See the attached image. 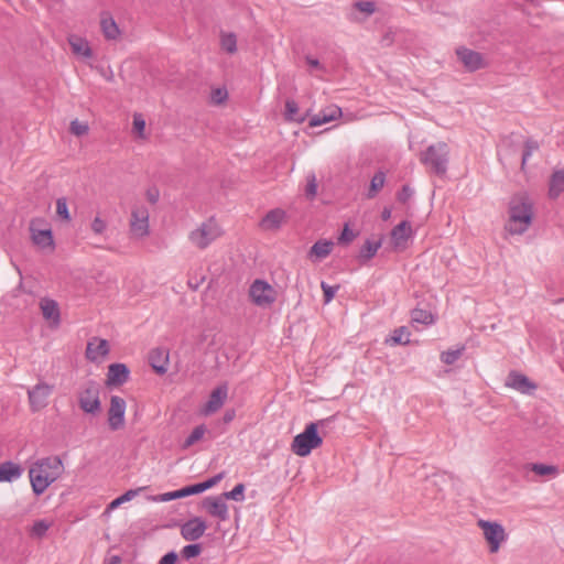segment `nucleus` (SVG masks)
<instances>
[{"label": "nucleus", "mask_w": 564, "mask_h": 564, "mask_svg": "<svg viewBox=\"0 0 564 564\" xmlns=\"http://www.w3.org/2000/svg\"><path fill=\"white\" fill-rule=\"evenodd\" d=\"M535 219L534 202L527 192L513 194L507 207L505 230L510 236H520L529 230Z\"/></svg>", "instance_id": "obj_1"}, {"label": "nucleus", "mask_w": 564, "mask_h": 564, "mask_svg": "<svg viewBox=\"0 0 564 564\" xmlns=\"http://www.w3.org/2000/svg\"><path fill=\"white\" fill-rule=\"evenodd\" d=\"M63 464L56 458H45L36 462L29 470V477L33 491L43 494L51 484L63 474Z\"/></svg>", "instance_id": "obj_2"}, {"label": "nucleus", "mask_w": 564, "mask_h": 564, "mask_svg": "<svg viewBox=\"0 0 564 564\" xmlns=\"http://www.w3.org/2000/svg\"><path fill=\"white\" fill-rule=\"evenodd\" d=\"M30 239L32 243L43 252H53L55 250V240L52 225L44 217H34L29 225Z\"/></svg>", "instance_id": "obj_3"}, {"label": "nucleus", "mask_w": 564, "mask_h": 564, "mask_svg": "<svg viewBox=\"0 0 564 564\" xmlns=\"http://www.w3.org/2000/svg\"><path fill=\"white\" fill-rule=\"evenodd\" d=\"M279 296L278 290L268 281L256 279L248 289V300L258 308H271Z\"/></svg>", "instance_id": "obj_4"}, {"label": "nucleus", "mask_w": 564, "mask_h": 564, "mask_svg": "<svg viewBox=\"0 0 564 564\" xmlns=\"http://www.w3.org/2000/svg\"><path fill=\"white\" fill-rule=\"evenodd\" d=\"M323 444V438L318 434V424L310 423L304 431L297 434L292 443L291 451L300 457L308 456L313 449L318 448Z\"/></svg>", "instance_id": "obj_5"}, {"label": "nucleus", "mask_w": 564, "mask_h": 564, "mask_svg": "<svg viewBox=\"0 0 564 564\" xmlns=\"http://www.w3.org/2000/svg\"><path fill=\"white\" fill-rule=\"evenodd\" d=\"M221 235L223 230L219 224L214 219H208L188 234V241L197 249L204 250Z\"/></svg>", "instance_id": "obj_6"}, {"label": "nucleus", "mask_w": 564, "mask_h": 564, "mask_svg": "<svg viewBox=\"0 0 564 564\" xmlns=\"http://www.w3.org/2000/svg\"><path fill=\"white\" fill-rule=\"evenodd\" d=\"M130 235L135 239H144L150 235V212L143 204H135L131 208L129 218Z\"/></svg>", "instance_id": "obj_7"}, {"label": "nucleus", "mask_w": 564, "mask_h": 564, "mask_svg": "<svg viewBox=\"0 0 564 564\" xmlns=\"http://www.w3.org/2000/svg\"><path fill=\"white\" fill-rule=\"evenodd\" d=\"M78 405L80 410L90 415H98L101 412L100 387L89 381L78 392Z\"/></svg>", "instance_id": "obj_8"}, {"label": "nucleus", "mask_w": 564, "mask_h": 564, "mask_svg": "<svg viewBox=\"0 0 564 564\" xmlns=\"http://www.w3.org/2000/svg\"><path fill=\"white\" fill-rule=\"evenodd\" d=\"M448 147L444 142L431 145L422 154L421 161L427 165L433 172L444 174L448 161Z\"/></svg>", "instance_id": "obj_9"}, {"label": "nucleus", "mask_w": 564, "mask_h": 564, "mask_svg": "<svg viewBox=\"0 0 564 564\" xmlns=\"http://www.w3.org/2000/svg\"><path fill=\"white\" fill-rule=\"evenodd\" d=\"M126 400L119 395H111L107 409V425L111 432L122 431L126 427Z\"/></svg>", "instance_id": "obj_10"}, {"label": "nucleus", "mask_w": 564, "mask_h": 564, "mask_svg": "<svg viewBox=\"0 0 564 564\" xmlns=\"http://www.w3.org/2000/svg\"><path fill=\"white\" fill-rule=\"evenodd\" d=\"M477 525L489 546L490 553H497L507 540V533L502 524L488 520H478Z\"/></svg>", "instance_id": "obj_11"}, {"label": "nucleus", "mask_w": 564, "mask_h": 564, "mask_svg": "<svg viewBox=\"0 0 564 564\" xmlns=\"http://www.w3.org/2000/svg\"><path fill=\"white\" fill-rule=\"evenodd\" d=\"M54 386L45 381H39L28 391L30 410L33 413L44 410L53 393Z\"/></svg>", "instance_id": "obj_12"}, {"label": "nucleus", "mask_w": 564, "mask_h": 564, "mask_svg": "<svg viewBox=\"0 0 564 564\" xmlns=\"http://www.w3.org/2000/svg\"><path fill=\"white\" fill-rule=\"evenodd\" d=\"M458 62L467 72H476L488 66L487 58L479 52L465 46L455 50Z\"/></svg>", "instance_id": "obj_13"}, {"label": "nucleus", "mask_w": 564, "mask_h": 564, "mask_svg": "<svg viewBox=\"0 0 564 564\" xmlns=\"http://www.w3.org/2000/svg\"><path fill=\"white\" fill-rule=\"evenodd\" d=\"M39 308L46 326L51 329H57L62 324V312L57 301L44 296L39 301Z\"/></svg>", "instance_id": "obj_14"}, {"label": "nucleus", "mask_w": 564, "mask_h": 564, "mask_svg": "<svg viewBox=\"0 0 564 564\" xmlns=\"http://www.w3.org/2000/svg\"><path fill=\"white\" fill-rule=\"evenodd\" d=\"M109 352L110 343L107 339L95 336L87 341L85 357L88 361L100 365L108 358Z\"/></svg>", "instance_id": "obj_15"}, {"label": "nucleus", "mask_w": 564, "mask_h": 564, "mask_svg": "<svg viewBox=\"0 0 564 564\" xmlns=\"http://www.w3.org/2000/svg\"><path fill=\"white\" fill-rule=\"evenodd\" d=\"M66 40L72 54L76 58L82 61H89L94 58L95 53L87 37L77 33H70L67 35Z\"/></svg>", "instance_id": "obj_16"}, {"label": "nucleus", "mask_w": 564, "mask_h": 564, "mask_svg": "<svg viewBox=\"0 0 564 564\" xmlns=\"http://www.w3.org/2000/svg\"><path fill=\"white\" fill-rule=\"evenodd\" d=\"M226 498L220 496H210L202 500V508L206 513L219 521H227L229 519V509L226 503Z\"/></svg>", "instance_id": "obj_17"}, {"label": "nucleus", "mask_w": 564, "mask_h": 564, "mask_svg": "<svg viewBox=\"0 0 564 564\" xmlns=\"http://www.w3.org/2000/svg\"><path fill=\"white\" fill-rule=\"evenodd\" d=\"M130 370L121 362L111 364L105 378V386L109 389L119 388L129 380Z\"/></svg>", "instance_id": "obj_18"}, {"label": "nucleus", "mask_w": 564, "mask_h": 564, "mask_svg": "<svg viewBox=\"0 0 564 564\" xmlns=\"http://www.w3.org/2000/svg\"><path fill=\"white\" fill-rule=\"evenodd\" d=\"M228 397V387L226 384H221L215 388L207 402L202 406L200 413L205 416L216 413L226 402Z\"/></svg>", "instance_id": "obj_19"}, {"label": "nucleus", "mask_w": 564, "mask_h": 564, "mask_svg": "<svg viewBox=\"0 0 564 564\" xmlns=\"http://www.w3.org/2000/svg\"><path fill=\"white\" fill-rule=\"evenodd\" d=\"M206 530V521L200 517H194L182 524L181 535L185 541H196L205 534Z\"/></svg>", "instance_id": "obj_20"}, {"label": "nucleus", "mask_w": 564, "mask_h": 564, "mask_svg": "<svg viewBox=\"0 0 564 564\" xmlns=\"http://www.w3.org/2000/svg\"><path fill=\"white\" fill-rule=\"evenodd\" d=\"M99 26L106 40L118 41L121 39V30L111 13L106 11L100 13Z\"/></svg>", "instance_id": "obj_21"}, {"label": "nucleus", "mask_w": 564, "mask_h": 564, "mask_svg": "<svg viewBox=\"0 0 564 564\" xmlns=\"http://www.w3.org/2000/svg\"><path fill=\"white\" fill-rule=\"evenodd\" d=\"M413 236L412 226L409 221H402L391 231V243L394 250L401 251L406 248L408 240Z\"/></svg>", "instance_id": "obj_22"}, {"label": "nucleus", "mask_w": 564, "mask_h": 564, "mask_svg": "<svg viewBox=\"0 0 564 564\" xmlns=\"http://www.w3.org/2000/svg\"><path fill=\"white\" fill-rule=\"evenodd\" d=\"M343 117V110L337 105H329L321 110L319 113L311 117L308 121V126L311 128H316L322 124L336 121Z\"/></svg>", "instance_id": "obj_23"}, {"label": "nucleus", "mask_w": 564, "mask_h": 564, "mask_svg": "<svg viewBox=\"0 0 564 564\" xmlns=\"http://www.w3.org/2000/svg\"><path fill=\"white\" fill-rule=\"evenodd\" d=\"M288 214L282 208L269 210L261 219L260 227L263 230L273 231L281 228L286 223Z\"/></svg>", "instance_id": "obj_24"}, {"label": "nucleus", "mask_w": 564, "mask_h": 564, "mask_svg": "<svg viewBox=\"0 0 564 564\" xmlns=\"http://www.w3.org/2000/svg\"><path fill=\"white\" fill-rule=\"evenodd\" d=\"M506 386L524 394L531 393L536 389V384L534 382H532L527 376L517 371H511L508 375Z\"/></svg>", "instance_id": "obj_25"}, {"label": "nucleus", "mask_w": 564, "mask_h": 564, "mask_svg": "<svg viewBox=\"0 0 564 564\" xmlns=\"http://www.w3.org/2000/svg\"><path fill=\"white\" fill-rule=\"evenodd\" d=\"M564 193V169L554 170L549 178L547 197L557 199Z\"/></svg>", "instance_id": "obj_26"}, {"label": "nucleus", "mask_w": 564, "mask_h": 564, "mask_svg": "<svg viewBox=\"0 0 564 564\" xmlns=\"http://www.w3.org/2000/svg\"><path fill=\"white\" fill-rule=\"evenodd\" d=\"M333 248V241L321 239L311 247L307 257L313 262L321 261L330 254Z\"/></svg>", "instance_id": "obj_27"}, {"label": "nucleus", "mask_w": 564, "mask_h": 564, "mask_svg": "<svg viewBox=\"0 0 564 564\" xmlns=\"http://www.w3.org/2000/svg\"><path fill=\"white\" fill-rule=\"evenodd\" d=\"M53 524L54 521L52 519H36L26 528L28 535L32 540H42L46 536Z\"/></svg>", "instance_id": "obj_28"}, {"label": "nucleus", "mask_w": 564, "mask_h": 564, "mask_svg": "<svg viewBox=\"0 0 564 564\" xmlns=\"http://www.w3.org/2000/svg\"><path fill=\"white\" fill-rule=\"evenodd\" d=\"M131 134L137 141H147L149 139L147 122L142 113L135 112L133 115Z\"/></svg>", "instance_id": "obj_29"}, {"label": "nucleus", "mask_w": 564, "mask_h": 564, "mask_svg": "<svg viewBox=\"0 0 564 564\" xmlns=\"http://www.w3.org/2000/svg\"><path fill=\"white\" fill-rule=\"evenodd\" d=\"M22 475V468L12 462H6L0 465V482H11Z\"/></svg>", "instance_id": "obj_30"}, {"label": "nucleus", "mask_w": 564, "mask_h": 564, "mask_svg": "<svg viewBox=\"0 0 564 564\" xmlns=\"http://www.w3.org/2000/svg\"><path fill=\"white\" fill-rule=\"evenodd\" d=\"M89 229L94 236L105 237L109 229V221L107 217L97 213L90 221Z\"/></svg>", "instance_id": "obj_31"}, {"label": "nucleus", "mask_w": 564, "mask_h": 564, "mask_svg": "<svg viewBox=\"0 0 564 564\" xmlns=\"http://www.w3.org/2000/svg\"><path fill=\"white\" fill-rule=\"evenodd\" d=\"M411 333L405 326L394 329L386 343L389 345H406L410 343Z\"/></svg>", "instance_id": "obj_32"}, {"label": "nucleus", "mask_w": 564, "mask_h": 564, "mask_svg": "<svg viewBox=\"0 0 564 564\" xmlns=\"http://www.w3.org/2000/svg\"><path fill=\"white\" fill-rule=\"evenodd\" d=\"M228 97L229 94L226 87H212L209 93V104L213 106H225L227 104Z\"/></svg>", "instance_id": "obj_33"}, {"label": "nucleus", "mask_w": 564, "mask_h": 564, "mask_svg": "<svg viewBox=\"0 0 564 564\" xmlns=\"http://www.w3.org/2000/svg\"><path fill=\"white\" fill-rule=\"evenodd\" d=\"M141 490H142V488L130 489V490L126 491L123 495H121L120 497L116 498L115 500H112L107 506L106 512L108 513V512L115 510L116 508H118L119 506H121L122 503L131 501L132 499H134L139 495V492Z\"/></svg>", "instance_id": "obj_34"}, {"label": "nucleus", "mask_w": 564, "mask_h": 564, "mask_svg": "<svg viewBox=\"0 0 564 564\" xmlns=\"http://www.w3.org/2000/svg\"><path fill=\"white\" fill-rule=\"evenodd\" d=\"M386 183V175L383 172H378L370 181L369 189L367 193L368 198H373L383 188Z\"/></svg>", "instance_id": "obj_35"}, {"label": "nucleus", "mask_w": 564, "mask_h": 564, "mask_svg": "<svg viewBox=\"0 0 564 564\" xmlns=\"http://www.w3.org/2000/svg\"><path fill=\"white\" fill-rule=\"evenodd\" d=\"M224 477H225V474L224 473H219V474L215 475L214 477L207 479L206 481L192 485L191 489H192L193 495H197V494H200L203 491H206V490L213 488L220 480H223Z\"/></svg>", "instance_id": "obj_36"}, {"label": "nucleus", "mask_w": 564, "mask_h": 564, "mask_svg": "<svg viewBox=\"0 0 564 564\" xmlns=\"http://www.w3.org/2000/svg\"><path fill=\"white\" fill-rule=\"evenodd\" d=\"M285 119L288 121L303 122L305 117L300 116L299 105L295 100L289 99L285 101Z\"/></svg>", "instance_id": "obj_37"}, {"label": "nucleus", "mask_w": 564, "mask_h": 564, "mask_svg": "<svg viewBox=\"0 0 564 564\" xmlns=\"http://www.w3.org/2000/svg\"><path fill=\"white\" fill-rule=\"evenodd\" d=\"M540 145L534 140H527L523 144V152H522V161H521V170L525 169V165L528 164L530 158L538 152Z\"/></svg>", "instance_id": "obj_38"}, {"label": "nucleus", "mask_w": 564, "mask_h": 564, "mask_svg": "<svg viewBox=\"0 0 564 564\" xmlns=\"http://www.w3.org/2000/svg\"><path fill=\"white\" fill-rule=\"evenodd\" d=\"M411 319L414 323H420L424 325H432L435 323V316L425 310H414L411 314Z\"/></svg>", "instance_id": "obj_39"}, {"label": "nucleus", "mask_w": 564, "mask_h": 564, "mask_svg": "<svg viewBox=\"0 0 564 564\" xmlns=\"http://www.w3.org/2000/svg\"><path fill=\"white\" fill-rule=\"evenodd\" d=\"M380 247V241H365L364 246L360 249V258H362L364 260H370L377 253Z\"/></svg>", "instance_id": "obj_40"}, {"label": "nucleus", "mask_w": 564, "mask_h": 564, "mask_svg": "<svg viewBox=\"0 0 564 564\" xmlns=\"http://www.w3.org/2000/svg\"><path fill=\"white\" fill-rule=\"evenodd\" d=\"M531 470L539 476L555 477L558 475V468L553 465L533 464Z\"/></svg>", "instance_id": "obj_41"}, {"label": "nucleus", "mask_w": 564, "mask_h": 564, "mask_svg": "<svg viewBox=\"0 0 564 564\" xmlns=\"http://www.w3.org/2000/svg\"><path fill=\"white\" fill-rule=\"evenodd\" d=\"M220 45L221 48L229 53L234 54L237 52V39L236 35L232 33H225L220 37Z\"/></svg>", "instance_id": "obj_42"}, {"label": "nucleus", "mask_w": 564, "mask_h": 564, "mask_svg": "<svg viewBox=\"0 0 564 564\" xmlns=\"http://www.w3.org/2000/svg\"><path fill=\"white\" fill-rule=\"evenodd\" d=\"M69 132L75 137H84L89 132V126L86 121L74 119L69 123Z\"/></svg>", "instance_id": "obj_43"}, {"label": "nucleus", "mask_w": 564, "mask_h": 564, "mask_svg": "<svg viewBox=\"0 0 564 564\" xmlns=\"http://www.w3.org/2000/svg\"><path fill=\"white\" fill-rule=\"evenodd\" d=\"M191 495H193L191 486H187L182 489L165 492V494L161 495L160 500L161 501H171V500L184 498V497H187Z\"/></svg>", "instance_id": "obj_44"}, {"label": "nucleus", "mask_w": 564, "mask_h": 564, "mask_svg": "<svg viewBox=\"0 0 564 564\" xmlns=\"http://www.w3.org/2000/svg\"><path fill=\"white\" fill-rule=\"evenodd\" d=\"M205 433H206V427L204 425L196 426L192 431L189 436L185 440L184 447L187 448V447L193 446L196 442L200 441L204 437Z\"/></svg>", "instance_id": "obj_45"}, {"label": "nucleus", "mask_w": 564, "mask_h": 564, "mask_svg": "<svg viewBox=\"0 0 564 564\" xmlns=\"http://www.w3.org/2000/svg\"><path fill=\"white\" fill-rule=\"evenodd\" d=\"M245 489L246 487L243 484H238L234 487L232 490L224 492L223 498H226V500L243 501Z\"/></svg>", "instance_id": "obj_46"}, {"label": "nucleus", "mask_w": 564, "mask_h": 564, "mask_svg": "<svg viewBox=\"0 0 564 564\" xmlns=\"http://www.w3.org/2000/svg\"><path fill=\"white\" fill-rule=\"evenodd\" d=\"M464 350V347L458 349H449L441 354V360L446 365H452L459 359Z\"/></svg>", "instance_id": "obj_47"}, {"label": "nucleus", "mask_w": 564, "mask_h": 564, "mask_svg": "<svg viewBox=\"0 0 564 564\" xmlns=\"http://www.w3.org/2000/svg\"><path fill=\"white\" fill-rule=\"evenodd\" d=\"M56 214L64 221L70 220V214L66 198L61 197L56 200Z\"/></svg>", "instance_id": "obj_48"}, {"label": "nucleus", "mask_w": 564, "mask_h": 564, "mask_svg": "<svg viewBox=\"0 0 564 564\" xmlns=\"http://www.w3.org/2000/svg\"><path fill=\"white\" fill-rule=\"evenodd\" d=\"M306 181L305 194L308 198L313 199L317 194L316 176L314 174H310Z\"/></svg>", "instance_id": "obj_49"}, {"label": "nucleus", "mask_w": 564, "mask_h": 564, "mask_svg": "<svg viewBox=\"0 0 564 564\" xmlns=\"http://www.w3.org/2000/svg\"><path fill=\"white\" fill-rule=\"evenodd\" d=\"M202 547L198 544H188L184 546L181 551L183 557L189 560L196 557L200 554Z\"/></svg>", "instance_id": "obj_50"}, {"label": "nucleus", "mask_w": 564, "mask_h": 564, "mask_svg": "<svg viewBox=\"0 0 564 564\" xmlns=\"http://www.w3.org/2000/svg\"><path fill=\"white\" fill-rule=\"evenodd\" d=\"M357 235L351 231L348 225H345L341 231V235L338 238L339 243L349 245Z\"/></svg>", "instance_id": "obj_51"}, {"label": "nucleus", "mask_w": 564, "mask_h": 564, "mask_svg": "<svg viewBox=\"0 0 564 564\" xmlns=\"http://www.w3.org/2000/svg\"><path fill=\"white\" fill-rule=\"evenodd\" d=\"M321 286H322V290H323V293H324L325 303L327 304V303H329L333 300V297L335 296V293H336L338 288L337 286L336 288L329 286L325 282H322Z\"/></svg>", "instance_id": "obj_52"}, {"label": "nucleus", "mask_w": 564, "mask_h": 564, "mask_svg": "<svg viewBox=\"0 0 564 564\" xmlns=\"http://www.w3.org/2000/svg\"><path fill=\"white\" fill-rule=\"evenodd\" d=\"M144 196L150 204H156L160 198V191L156 187H150L145 191Z\"/></svg>", "instance_id": "obj_53"}, {"label": "nucleus", "mask_w": 564, "mask_h": 564, "mask_svg": "<svg viewBox=\"0 0 564 564\" xmlns=\"http://www.w3.org/2000/svg\"><path fill=\"white\" fill-rule=\"evenodd\" d=\"M178 556L175 552L165 554L159 562V564H176Z\"/></svg>", "instance_id": "obj_54"}, {"label": "nucleus", "mask_w": 564, "mask_h": 564, "mask_svg": "<svg viewBox=\"0 0 564 564\" xmlns=\"http://www.w3.org/2000/svg\"><path fill=\"white\" fill-rule=\"evenodd\" d=\"M357 8L360 11L366 12L368 14L375 12V4L372 2H369V1L358 3Z\"/></svg>", "instance_id": "obj_55"}, {"label": "nucleus", "mask_w": 564, "mask_h": 564, "mask_svg": "<svg viewBox=\"0 0 564 564\" xmlns=\"http://www.w3.org/2000/svg\"><path fill=\"white\" fill-rule=\"evenodd\" d=\"M306 63H307V65H310L311 67H314V68H319L321 67L319 62L316 58H313V57H307L306 58Z\"/></svg>", "instance_id": "obj_56"}, {"label": "nucleus", "mask_w": 564, "mask_h": 564, "mask_svg": "<svg viewBox=\"0 0 564 564\" xmlns=\"http://www.w3.org/2000/svg\"><path fill=\"white\" fill-rule=\"evenodd\" d=\"M390 217H391V208H389V207L383 208V210L381 213V218L383 220H389Z\"/></svg>", "instance_id": "obj_57"}, {"label": "nucleus", "mask_w": 564, "mask_h": 564, "mask_svg": "<svg viewBox=\"0 0 564 564\" xmlns=\"http://www.w3.org/2000/svg\"><path fill=\"white\" fill-rule=\"evenodd\" d=\"M119 563H120V560L118 557L112 558L111 564H119Z\"/></svg>", "instance_id": "obj_58"}, {"label": "nucleus", "mask_w": 564, "mask_h": 564, "mask_svg": "<svg viewBox=\"0 0 564 564\" xmlns=\"http://www.w3.org/2000/svg\"><path fill=\"white\" fill-rule=\"evenodd\" d=\"M156 371L159 372H164L165 371V368L161 367V368H156Z\"/></svg>", "instance_id": "obj_59"}]
</instances>
